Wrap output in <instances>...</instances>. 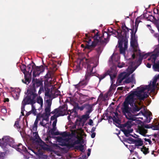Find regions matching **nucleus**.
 <instances>
[{
	"instance_id": "f257e3e1",
	"label": "nucleus",
	"mask_w": 159,
	"mask_h": 159,
	"mask_svg": "<svg viewBox=\"0 0 159 159\" xmlns=\"http://www.w3.org/2000/svg\"><path fill=\"white\" fill-rule=\"evenodd\" d=\"M131 46L133 49L134 53L132 57L134 59L135 54L138 53L140 55L139 61L143 59H145L149 57L148 60L150 62L154 63L153 68L155 71H159V62L157 64L155 63L157 57L159 55V50L156 48L152 53H140L137 42V38L135 35L131 34L130 42ZM159 86V75L155 76L152 81H151L148 86L141 85L137 88L136 91L131 92L126 98L122 107V111L127 119H152V113L150 111H146L145 107L143 111H141L138 114L136 111H139L142 108V101L147 98L150 93H154L155 90Z\"/></svg>"
},
{
	"instance_id": "f03ea898",
	"label": "nucleus",
	"mask_w": 159,
	"mask_h": 159,
	"mask_svg": "<svg viewBox=\"0 0 159 159\" xmlns=\"http://www.w3.org/2000/svg\"><path fill=\"white\" fill-rule=\"evenodd\" d=\"M84 121L83 119L78 118L75 125L69 126L71 133L64 132L57 137L56 143H52L50 146H47L50 151L53 152V158L63 159L62 154L66 152L69 149L74 147L78 144L83 142V138L86 136L81 128L83 126Z\"/></svg>"
},
{
	"instance_id": "7ed1b4c3",
	"label": "nucleus",
	"mask_w": 159,
	"mask_h": 159,
	"mask_svg": "<svg viewBox=\"0 0 159 159\" xmlns=\"http://www.w3.org/2000/svg\"><path fill=\"white\" fill-rule=\"evenodd\" d=\"M28 144L30 145L31 147L28 146L27 150L21 144L16 145L13 139L9 136H4L2 139H0V146L5 150L6 148L11 147L15 148L20 152L21 151L25 152L24 157L26 158H29L30 157L29 156H34V154L35 155L34 157L35 158L37 159L40 158L42 154L41 148H39V146L34 147L30 144Z\"/></svg>"
},
{
	"instance_id": "20e7f679",
	"label": "nucleus",
	"mask_w": 159,
	"mask_h": 159,
	"mask_svg": "<svg viewBox=\"0 0 159 159\" xmlns=\"http://www.w3.org/2000/svg\"><path fill=\"white\" fill-rule=\"evenodd\" d=\"M98 31L97 30H92L90 35L92 37L91 39H89L87 41L86 48H91L98 45V47L97 51L98 54L102 52L103 47L109 41V36L107 32L103 33L101 37L98 35Z\"/></svg>"
},
{
	"instance_id": "39448f33",
	"label": "nucleus",
	"mask_w": 159,
	"mask_h": 159,
	"mask_svg": "<svg viewBox=\"0 0 159 159\" xmlns=\"http://www.w3.org/2000/svg\"><path fill=\"white\" fill-rule=\"evenodd\" d=\"M36 96V95L34 92H32L31 93H29L26 97L24 99L22 102L21 107V113L23 115H24L25 106L26 104H32L31 106L32 111L34 115H36V111L37 109L40 110L42 108L43 105V100L40 97H38L37 102L33 103Z\"/></svg>"
},
{
	"instance_id": "423d86ee",
	"label": "nucleus",
	"mask_w": 159,
	"mask_h": 159,
	"mask_svg": "<svg viewBox=\"0 0 159 159\" xmlns=\"http://www.w3.org/2000/svg\"><path fill=\"white\" fill-rule=\"evenodd\" d=\"M110 32L117 37L119 39L118 47L121 53L124 54L125 50L127 48V40L126 37L128 31L126 27H123L121 29H118L117 31L112 30Z\"/></svg>"
},
{
	"instance_id": "0eeeda50",
	"label": "nucleus",
	"mask_w": 159,
	"mask_h": 159,
	"mask_svg": "<svg viewBox=\"0 0 159 159\" xmlns=\"http://www.w3.org/2000/svg\"><path fill=\"white\" fill-rule=\"evenodd\" d=\"M134 66V63L133 62H131L127 72L121 73L120 74L116 81V83L118 85L121 84L123 80L125 79V80L123 82L125 83H131L133 84H135V81L134 75H132L130 77H128L129 75L132 73L137 68V67Z\"/></svg>"
},
{
	"instance_id": "6e6552de",
	"label": "nucleus",
	"mask_w": 159,
	"mask_h": 159,
	"mask_svg": "<svg viewBox=\"0 0 159 159\" xmlns=\"http://www.w3.org/2000/svg\"><path fill=\"white\" fill-rule=\"evenodd\" d=\"M37 125H33L31 129L32 133L31 136H28L26 139L28 143L30 144L32 147L39 146V148H44L46 147L44 146L45 143L40 139L37 132Z\"/></svg>"
},
{
	"instance_id": "1a4fd4ad",
	"label": "nucleus",
	"mask_w": 159,
	"mask_h": 159,
	"mask_svg": "<svg viewBox=\"0 0 159 159\" xmlns=\"http://www.w3.org/2000/svg\"><path fill=\"white\" fill-rule=\"evenodd\" d=\"M67 107L66 105H64L56 109L54 111H52L51 113L53 114L51 118V121H53L52 126V128L50 130L51 134L54 135L58 134V132L56 131L57 128L56 127L57 117L60 116H62L66 115Z\"/></svg>"
},
{
	"instance_id": "9d476101",
	"label": "nucleus",
	"mask_w": 159,
	"mask_h": 159,
	"mask_svg": "<svg viewBox=\"0 0 159 159\" xmlns=\"http://www.w3.org/2000/svg\"><path fill=\"white\" fill-rule=\"evenodd\" d=\"M83 62L85 65V67L87 66V72L85 75L86 79L87 80L88 77L91 75L94 72H93V68L98 65V62L96 58H92L91 59H87L85 58L82 59H79L78 60V62Z\"/></svg>"
},
{
	"instance_id": "9b49d317",
	"label": "nucleus",
	"mask_w": 159,
	"mask_h": 159,
	"mask_svg": "<svg viewBox=\"0 0 159 159\" xmlns=\"http://www.w3.org/2000/svg\"><path fill=\"white\" fill-rule=\"evenodd\" d=\"M45 87L52 86L51 90L45 93L46 95L51 98H54L60 94V92L57 89L55 88V85L57 84L54 78H49L47 81L44 82ZM48 88H47V89Z\"/></svg>"
},
{
	"instance_id": "f8f14e48",
	"label": "nucleus",
	"mask_w": 159,
	"mask_h": 159,
	"mask_svg": "<svg viewBox=\"0 0 159 159\" xmlns=\"http://www.w3.org/2000/svg\"><path fill=\"white\" fill-rule=\"evenodd\" d=\"M132 136L136 139L133 138H129L128 140V142L130 143H132L134 144L135 147L139 148L140 146H142L143 144V141L140 138L137 137L138 135L136 136Z\"/></svg>"
},
{
	"instance_id": "ddd939ff",
	"label": "nucleus",
	"mask_w": 159,
	"mask_h": 159,
	"mask_svg": "<svg viewBox=\"0 0 159 159\" xmlns=\"http://www.w3.org/2000/svg\"><path fill=\"white\" fill-rule=\"evenodd\" d=\"M52 104V101L50 100H46L45 105V113L42 115L43 116H45V118H47L49 117L50 114L51 106Z\"/></svg>"
},
{
	"instance_id": "4468645a",
	"label": "nucleus",
	"mask_w": 159,
	"mask_h": 159,
	"mask_svg": "<svg viewBox=\"0 0 159 159\" xmlns=\"http://www.w3.org/2000/svg\"><path fill=\"white\" fill-rule=\"evenodd\" d=\"M116 68V66L113 65V66L111 67L110 69L109 70L107 73V75H110V78L112 81V84L113 83V80L116 76L117 73Z\"/></svg>"
},
{
	"instance_id": "2eb2a0df",
	"label": "nucleus",
	"mask_w": 159,
	"mask_h": 159,
	"mask_svg": "<svg viewBox=\"0 0 159 159\" xmlns=\"http://www.w3.org/2000/svg\"><path fill=\"white\" fill-rule=\"evenodd\" d=\"M34 68L33 75V77H34L38 76L44 70V68L42 66L39 67L35 66Z\"/></svg>"
},
{
	"instance_id": "dca6fc26",
	"label": "nucleus",
	"mask_w": 159,
	"mask_h": 159,
	"mask_svg": "<svg viewBox=\"0 0 159 159\" xmlns=\"http://www.w3.org/2000/svg\"><path fill=\"white\" fill-rule=\"evenodd\" d=\"M42 121L40 122V124L43 126H44L47 128L49 129L50 126L51 125V123H53V121L51 122L50 121V123H48V117L47 119L45 118V116H43V115H42Z\"/></svg>"
},
{
	"instance_id": "f3484780",
	"label": "nucleus",
	"mask_w": 159,
	"mask_h": 159,
	"mask_svg": "<svg viewBox=\"0 0 159 159\" xmlns=\"http://www.w3.org/2000/svg\"><path fill=\"white\" fill-rule=\"evenodd\" d=\"M150 128V127L148 125H145V127L143 126H139L137 130V131L140 134L144 136H146V134L147 133V129H146L145 128Z\"/></svg>"
},
{
	"instance_id": "a211bd4d",
	"label": "nucleus",
	"mask_w": 159,
	"mask_h": 159,
	"mask_svg": "<svg viewBox=\"0 0 159 159\" xmlns=\"http://www.w3.org/2000/svg\"><path fill=\"white\" fill-rule=\"evenodd\" d=\"M20 90L19 88L11 89V93L13 97L15 99H18Z\"/></svg>"
},
{
	"instance_id": "6ab92c4d",
	"label": "nucleus",
	"mask_w": 159,
	"mask_h": 159,
	"mask_svg": "<svg viewBox=\"0 0 159 159\" xmlns=\"http://www.w3.org/2000/svg\"><path fill=\"white\" fill-rule=\"evenodd\" d=\"M79 59H78L77 62L75 63V65L74 67V70L75 72L79 71L81 69L82 66H84L85 65L84 64L83 61L78 62V61Z\"/></svg>"
},
{
	"instance_id": "aec40b11",
	"label": "nucleus",
	"mask_w": 159,
	"mask_h": 159,
	"mask_svg": "<svg viewBox=\"0 0 159 159\" xmlns=\"http://www.w3.org/2000/svg\"><path fill=\"white\" fill-rule=\"evenodd\" d=\"M120 58V57L118 54L113 53L109 59V61L111 63L114 64L115 62L118 61Z\"/></svg>"
},
{
	"instance_id": "412c9836",
	"label": "nucleus",
	"mask_w": 159,
	"mask_h": 159,
	"mask_svg": "<svg viewBox=\"0 0 159 159\" xmlns=\"http://www.w3.org/2000/svg\"><path fill=\"white\" fill-rule=\"evenodd\" d=\"M151 128L154 130H159V118L155 119L153 124L151 125Z\"/></svg>"
},
{
	"instance_id": "4be33fe9",
	"label": "nucleus",
	"mask_w": 159,
	"mask_h": 159,
	"mask_svg": "<svg viewBox=\"0 0 159 159\" xmlns=\"http://www.w3.org/2000/svg\"><path fill=\"white\" fill-rule=\"evenodd\" d=\"M32 82L33 83V85L34 88L40 86L42 84V82L41 80L37 79H33Z\"/></svg>"
},
{
	"instance_id": "5701e85b",
	"label": "nucleus",
	"mask_w": 159,
	"mask_h": 159,
	"mask_svg": "<svg viewBox=\"0 0 159 159\" xmlns=\"http://www.w3.org/2000/svg\"><path fill=\"white\" fill-rule=\"evenodd\" d=\"M68 114L69 115L67 117V119L68 120H69L70 119V116H72V117H71V118H73L75 117L77 115L76 112L73 110H69L68 112Z\"/></svg>"
},
{
	"instance_id": "b1692460",
	"label": "nucleus",
	"mask_w": 159,
	"mask_h": 159,
	"mask_svg": "<svg viewBox=\"0 0 159 159\" xmlns=\"http://www.w3.org/2000/svg\"><path fill=\"white\" fill-rule=\"evenodd\" d=\"M89 99V97L86 95H80V100L81 103H83Z\"/></svg>"
},
{
	"instance_id": "393cba45",
	"label": "nucleus",
	"mask_w": 159,
	"mask_h": 159,
	"mask_svg": "<svg viewBox=\"0 0 159 159\" xmlns=\"http://www.w3.org/2000/svg\"><path fill=\"white\" fill-rule=\"evenodd\" d=\"M23 68L24 69V70H22L23 73L25 75V80H22V82L25 83V84H28L30 82V80L26 76V74H25V71H26V67L25 66H23Z\"/></svg>"
},
{
	"instance_id": "a878e982",
	"label": "nucleus",
	"mask_w": 159,
	"mask_h": 159,
	"mask_svg": "<svg viewBox=\"0 0 159 159\" xmlns=\"http://www.w3.org/2000/svg\"><path fill=\"white\" fill-rule=\"evenodd\" d=\"M93 106V105H90L89 104H84L83 105V107L85 108L86 109H87L88 111V112L89 113H90L92 111V107Z\"/></svg>"
},
{
	"instance_id": "bb28decb",
	"label": "nucleus",
	"mask_w": 159,
	"mask_h": 159,
	"mask_svg": "<svg viewBox=\"0 0 159 159\" xmlns=\"http://www.w3.org/2000/svg\"><path fill=\"white\" fill-rule=\"evenodd\" d=\"M35 67V66L34 65H29L27 66V68L28 69V72L30 73H31L32 70H34V68Z\"/></svg>"
},
{
	"instance_id": "cd10ccee",
	"label": "nucleus",
	"mask_w": 159,
	"mask_h": 159,
	"mask_svg": "<svg viewBox=\"0 0 159 159\" xmlns=\"http://www.w3.org/2000/svg\"><path fill=\"white\" fill-rule=\"evenodd\" d=\"M87 82L86 80H83L79 83L76 85L77 87L84 86L87 84Z\"/></svg>"
},
{
	"instance_id": "c85d7f7f",
	"label": "nucleus",
	"mask_w": 159,
	"mask_h": 159,
	"mask_svg": "<svg viewBox=\"0 0 159 159\" xmlns=\"http://www.w3.org/2000/svg\"><path fill=\"white\" fill-rule=\"evenodd\" d=\"M141 150L143 153L145 154H147L148 152V149L144 146H143L142 148H141Z\"/></svg>"
},
{
	"instance_id": "c756f323",
	"label": "nucleus",
	"mask_w": 159,
	"mask_h": 159,
	"mask_svg": "<svg viewBox=\"0 0 159 159\" xmlns=\"http://www.w3.org/2000/svg\"><path fill=\"white\" fill-rule=\"evenodd\" d=\"M115 115L113 117V120L114 121H115L116 123H118L119 120L118 118V114L117 112L114 113Z\"/></svg>"
},
{
	"instance_id": "7c9ffc66",
	"label": "nucleus",
	"mask_w": 159,
	"mask_h": 159,
	"mask_svg": "<svg viewBox=\"0 0 159 159\" xmlns=\"http://www.w3.org/2000/svg\"><path fill=\"white\" fill-rule=\"evenodd\" d=\"M75 148L77 149H79L81 152H84V146L82 144L76 146Z\"/></svg>"
},
{
	"instance_id": "2f4dec72",
	"label": "nucleus",
	"mask_w": 159,
	"mask_h": 159,
	"mask_svg": "<svg viewBox=\"0 0 159 159\" xmlns=\"http://www.w3.org/2000/svg\"><path fill=\"white\" fill-rule=\"evenodd\" d=\"M138 24H139V23L137 22V20H136L135 21V29L134 28L133 29V30H134V31H135L134 34H135L137 31V28H138Z\"/></svg>"
},
{
	"instance_id": "473e14b6",
	"label": "nucleus",
	"mask_w": 159,
	"mask_h": 159,
	"mask_svg": "<svg viewBox=\"0 0 159 159\" xmlns=\"http://www.w3.org/2000/svg\"><path fill=\"white\" fill-rule=\"evenodd\" d=\"M138 24H139V23L137 22V20H136L135 21V29L134 28L133 29V30H134V31H135L134 34H135L137 31V28H138Z\"/></svg>"
},
{
	"instance_id": "72a5a7b5",
	"label": "nucleus",
	"mask_w": 159,
	"mask_h": 159,
	"mask_svg": "<svg viewBox=\"0 0 159 159\" xmlns=\"http://www.w3.org/2000/svg\"><path fill=\"white\" fill-rule=\"evenodd\" d=\"M107 75V73H106L102 75H99L98 78L99 79L100 81L101 80H102Z\"/></svg>"
},
{
	"instance_id": "f704fd0d",
	"label": "nucleus",
	"mask_w": 159,
	"mask_h": 159,
	"mask_svg": "<svg viewBox=\"0 0 159 159\" xmlns=\"http://www.w3.org/2000/svg\"><path fill=\"white\" fill-rule=\"evenodd\" d=\"M14 126L15 128H16L17 129L20 128V127L19 125V121L17 120L16 121Z\"/></svg>"
},
{
	"instance_id": "c9c22d12",
	"label": "nucleus",
	"mask_w": 159,
	"mask_h": 159,
	"mask_svg": "<svg viewBox=\"0 0 159 159\" xmlns=\"http://www.w3.org/2000/svg\"><path fill=\"white\" fill-rule=\"evenodd\" d=\"M5 157V154L4 152H0V159H4Z\"/></svg>"
},
{
	"instance_id": "e433bc0d",
	"label": "nucleus",
	"mask_w": 159,
	"mask_h": 159,
	"mask_svg": "<svg viewBox=\"0 0 159 159\" xmlns=\"http://www.w3.org/2000/svg\"><path fill=\"white\" fill-rule=\"evenodd\" d=\"M125 64L123 62L121 63H119L118 64V66L120 68H121L125 66Z\"/></svg>"
},
{
	"instance_id": "4c0bfd02",
	"label": "nucleus",
	"mask_w": 159,
	"mask_h": 159,
	"mask_svg": "<svg viewBox=\"0 0 159 159\" xmlns=\"http://www.w3.org/2000/svg\"><path fill=\"white\" fill-rule=\"evenodd\" d=\"M89 39H91H91L90 38H88V39H87L86 40V44H87V41H88V40ZM81 46L83 47V48H84V45H83V44H82L81 45ZM86 46H85V49H90V48H86Z\"/></svg>"
},
{
	"instance_id": "58836bf2",
	"label": "nucleus",
	"mask_w": 159,
	"mask_h": 159,
	"mask_svg": "<svg viewBox=\"0 0 159 159\" xmlns=\"http://www.w3.org/2000/svg\"><path fill=\"white\" fill-rule=\"evenodd\" d=\"M1 111L3 113H6L7 112L6 108L4 107L2 108Z\"/></svg>"
},
{
	"instance_id": "ea45409f",
	"label": "nucleus",
	"mask_w": 159,
	"mask_h": 159,
	"mask_svg": "<svg viewBox=\"0 0 159 159\" xmlns=\"http://www.w3.org/2000/svg\"><path fill=\"white\" fill-rule=\"evenodd\" d=\"M108 94H105L103 97V99L105 100H107L108 99Z\"/></svg>"
},
{
	"instance_id": "a19ab883",
	"label": "nucleus",
	"mask_w": 159,
	"mask_h": 159,
	"mask_svg": "<svg viewBox=\"0 0 159 159\" xmlns=\"http://www.w3.org/2000/svg\"><path fill=\"white\" fill-rule=\"evenodd\" d=\"M39 121V119L37 117L33 125L37 126V124Z\"/></svg>"
},
{
	"instance_id": "79ce46f5",
	"label": "nucleus",
	"mask_w": 159,
	"mask_h": 159,
	"mask_svg": "<svg viewBox=\"0 0 159 159\" xmlns=\"http://www.w3.org/2000/svg\"><path fill=\"white\" fill-rule=\"evenodd\" d=\"M88 157H86V155H83L82 157H80L79 159H87Z\"/></svg>"
},
{
	"instance_id": "37998d69",
	"label": "nucleus",
	"mask_w": 159,
	"mask_h": 159,
	"mask_svg": "<svg viewBox=\"0 0 159 159\" xmlns=\"http://www.w3.org/2000/svg\"><path fill=\"white\" fill-rule=\"evenodd\" d=\"M151 63H151V62H149V63H148L147 64V65H146V66H147L148 68H150V67H151Z\"/></svg>"
},
{
	"instance_id": "c03bdc74",
	"label": "nucleus",
	"mask_w": 159,
	"mask_h": 159,
	"mask_svg": "<svg viewBox=\"0 0 159 159\" xmlns=\"http://www.w3.org/2000/svg\"><path fill=\"white\" fill-rule=\"evenodd\" d=\"M93 120H90L89 123V124L90 125H92L93 124Z\"/></svg>"
},
{
	"instance_id": "a18cd8bd",
	"label": "nucleus",
	"mask_w": 159,
	"mask_h": 159,
	"mask_svg": "<svg viewBox=\"0 0 159 159\" xmlns=\"http://www.w3.org/2000/svg\"><path fill=\"white\" fill-rule=\"evenodd\" d=\"M115 87V85H113L112 84L110 87V91H111V90L114 88V87Z\"/></svg>"
},
{
	"instance_id": "49530a36",
	"label": "nucleus",
	"mask_w": 159,
	"mask_h": 159,
	"mask_svg": "<svg viewBox=\"0 0 159 159\" xmlns=\"http://www.w3.org/2000/svg\"><path fill=\"white\" fill-rule=\"evenodd\" d=\"M95 134H96L95 133H93L91 135V137L93 138H94L95 136Z\"/></svg>"
},
{
	"instance_id": "de8ad7c7",
	"label": "nucleus",
	"mask_w": 159,
	"mask_h": 159,
	"mask_svg": "<svg viewBox=\"0 0 159 159\" xmlns=\"http://www.w3.org/2000/svg\"><path fill=\"white\" fill-rule=\"evenodd\" d=\"M31 112H32L33 114V112L32 111V110H31V111H29L28 113H26V116H28L29 115H30L31 113Z\"/></svg>"
},
{
	"instance_id": "09e8293b",
	"label": "nucleus",
	"mask_w": 159,
	"mask_h": 159,
	"mask_svg": "<svg viewBox=\"0 0 159 159\" xmlns=\"http://www.w3.org/2000/svg\"><path fill=\"white\" fill-rule=\"evenodd\" d=\"M124 89V87H118L117 88V89L118 90H123V89Z\"/></svg>"
},
{
	"instance_id": "8fccbe9b",
	"label": "nucleus",
	"mask_w": 159,
	"mask_h": 159,
	"mask_svg": "<svg viewBox=\"0 0 159 159\" xmlns=\"http://www.w3.org/2000/svg\"><path fill=\"white\" fill-rule=\"evenodd\" d=\"M9 101V99L8 98H5V99H4V102H8Z\"/></svg>"
},
{
	"instance_id": "3c124183",
	"label": "nucleus",
	"mask_w": 159,
	"mask_h": 159,
	"mask_svg": "<svg viewBox=\"0 0 159 159\" xmlns=\"http://www.w3.org/2000/svg\"><path fill=\"white\" fill-rule=\"evenodd\" d=\"M95 129L96 128L95 127H93L92 129V132L94 131L95 130Z\"/></svg>"
},
{
	"instance_id": "603ef678",
	"label": "nucleus",
	"mask_w": 159,
	"mask_h": 159,
	"mask_svg": "<svg viewBox=\"0 0 159 159\" xmlns=\"http://www.w3.org/2000/svg\"><path fill=\"white\" fill-rule=\"evenodd\" d=\"M148 27H149V29L151 30V26L149 25H147Z\"/></svg>"
},
{
	"instance_id": "864d4df0",
	"label": "nucleus",
	"mask_w": 159,
	"mask_h": 159,
	"mask_svg": "<svg viewBox=\"0 0 159 159\" xmlns=\"http://www.w3.org/2000/svg\"><path fill=\"white\" fill-rule=\"evenodd\" d=\"M144 140L146 141H148V142H149V141H150L149 140V139H147L146 138H145L144 139Z\"/></svg>"
},
{
	"instance_id": "5fc2aeb1",
	"label": "nucleus",
	"mask_w": 159,
	"mask_h": 159,
	"mask_svg": "<svg viewBox=\"0 0 159 159\" xmlns=\"http://www.w3.org/2000/svg\"><path fill=\"white\" fill-rule=\"evenodd\" d=\"M90 152H88V153H87V155H88V157L90 155Z\"/></svg>"
},
{
	"instance_id": "6e6d98bb",
	"label": "nucleus",
	"mask_w": 159,
	"mask_h": 159,
	"mask_svg": "<svg viewBox=\"0 0 159 159\" xmlns=\"http://www.w3.org/2000/svg\"><path fill=\"white\" fill-rule=\"evenodd\" d=\"M91 149H88V152H91Z\"/></svg>"
},
{
	"instance_id": "4d7b16f0",
	"label": "nucleus",
	"mask_w": 159,
	"mask_h": 159,
	"mask_svg": "<svg viewBox=\"0 0 159 159\" xmlns=\"http://www.w3.org/2000/svg\"><path fill=\"white\" fill-rule=\"evenodd\" d=\"M71 117H72V116H70V119L69 120V122H70V121H71V119H72L73 118H72Z\"/></svg>"
},
{
	"instance_id": "13d9d810",
	"label": "nucleus",
	"mask_w": 159,
	"mask_h": 159,
	"mask_svg": "<svg viewBox=\"0 0 159 159\" xmlns=\"http://www.w3.org/2000/svg\"><path fill=\"white\" fill-rule=\"evenodd\" d=\"M48 74H47L46 75V77H48Z\"/></svg>"
},
{
	"instance_id": "bf43d9fd",
	"label": "nucleus",
	"mask_w": 159,
	"mask_h": 159,
	"mask_svg": "<svg viewBox=\"0 0 159 159\" xmlns=\"http://www.w3.org/2000/svg\"><path fill=\"white\" fill-rule=\"evenodd\" d=\"M129 159H135L134 157H133L132 158H129Z\"/></svg>"
},
{
	"instance_id": "052dcab7",
	"label": "nucleus",
	"mask_w": 159,
	"mask_h": 159,
	"mask_svg": "<svg viewBox=\"0 0 159 159\" xmlns=\"http://www.w3.org/2000/svg\"><path fill=\"white\" fill-rule=\"evenodd\" d=\"M41 88H40L39 90V93L40 91H41Z\"/></svg>"
},
{
	"instance_id": "680f3d73",
	"label": "nucleus",
	"mask_w": 159,
	"mask_h": 159,
	"mask_svg": "<svg viewBox=\"0 0 159 159\" xmlns=\"http://www.w3.org/2000/svg\"><path fill=\"white\" fill-rule=\"evenodd\" d=\"M153 32H154V31L153 30H152L151 33H153Z\"/></svg>"
},
{
	"instance_id": "e2e57ef3",
	"label": "nucleus",
	"mask_w": 159,
	"mask_h": 159,
	"mask_svg": "<svg viewBox=\"0 0 159 159\" xmlns=\"http://www.w3.org/2000/svg\"><path fill=\"white\" fill-rule=\"evenodd\" d=\"M85 35L86 36V37H88V35L87 34H85Z\"/></svg>"
},
{
	"instance_id": "0e129e2a",
	"label": "nucleus",
	"mask_w": 159,
	"mask_h": 159,
	"mask_svg": "<svg viewBox=\"0 0 159 159\" xmlns=\"http://www.w3.org/2000/svg\"><path fill=\"white\" fill-rule=\"evenodd\" d=\"M125 146H126L127 148H128V145H125Z\"/></svg>"
},
{
	"instance_id": "69168bd1",
	"label": "nucleus",
	"mask_w": 159,
	"mask_h": 159,
	"mask_svg": "<svg viewBox=\"0 0 159 159\" xmlns=\"http://www.w3.org/2000/svg\"><path fill=\"white\" fill-rule=\"evenodd\" d=\"M134 86V85H132V86H131V88H133V86Z\"/></svg>"
},
{
	"instance_id": "338daca9",
	"label": "nucleus",
	"mask_w": 159,
	"mask_h": 159,
	"mask_svg": "<svg viewBox=\"0 0 159 159\" xmlns=\"http://www.w3.org/2000/svg\"><path fill=\"white\" fill-rule=\"evenodd\" d=\"M1 84L0 83V87H1Z\"/></svg>"
},
{
	"instance_id": "774afa93",
	"label": "nucleus",
	"mask_w": 159,
	"mask_h": 159,
	"mask_svg": "<svg viewBox=\"0 0 159 159\" xmlns=\"http://www.w3.org/2000/svg\"><path fill=\"white\" fill-rule=\"evenodd\" d=\"M159 20V18H157V20Z\"/></svg>"
}]
</instances>
